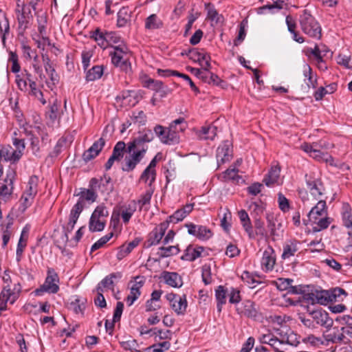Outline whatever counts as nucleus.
Returning a JSON list of instances; mask_svg holds the SVG:
<instances>
[{
    "label": "nucleus",
    "instance_id": "obj_16",
    "mask_svg": "<svg viewBox=\"0 0 352 352\" xmlns=\"http://www.w3.org/2000/svg\"><path fill=\"white\" fill-rule=\"evenodd\" d=\"M326 201L323 200H319L317 204L311 208L308 213V221L311 222H316L319 216H322L326 212ZM303 222L305 225H307V220L304 219Z\"/></svg>",
    "mask_w": 352,
    "mask_h": 352
},
{
    "label": "nucleus",
    "instance_id": "obj_41",
    "mask_svg": "<svg viewBox=\"0 0 352 352\" xmlns=\"http://www.w3.org/2000/svg\"><path fill=\"white\" fill-rule=\"evenodd\" d=\"M329 295L331 297V302H339L343 300L342 296L344 297L347 296V293L342 288L335 287L333 289H329Z\"/></svg>",
    "mask_w": 352,
    "mask_h": 352
},
{
    "label": "nucleus",
    "instance_id": "obj_15",
    "mask_svg": "<svg viewBox=\"0 0 352 352\" xmlns=\"http://www.w3.org/2000/svg\"><path fill=\"white\" fill-rule=\"evenodd\" d=\"M342 328L338 327L327 329L323 333V338L327 342L340 343L344 341Z\"/></svg>",
    "mask_w": 352,
    "mask_h": 352
},
{
    "label": "nucleus",
    "instance_id": "obj_46",
    "mask_svg": "<svg viewBox=\"0 0 352 352\" xmlns=\"http://www.w3.org/2000/svg\"><path fill=\"white\" fill-rule=\"evenodd\" d=\"M163 236L158 232V230H153L150 234L146 241L147 247L157 245L162 240Z\"/></svg>",
    "mask_w": 352,
    "mask_h": 352
},
{
    "label": "nucleus",
    "instance_id": "obj_25",
    "mask_svg": "<svg viewBox=\"0 0 352 352\" xmlns=\"http://www.w3.org/2000/svg\"><path fill=\"white\" fill-rule=\"evenodd\" d=\"M163 278L165 283L171 287H179L182 285V279L176 272H165Z\"/></svg>",
    "mask_w": 352,
    "mask_h": 352
},
{
    "label": "nucleus",
    "instance_id": "obj_27",
    "mask_svg": "<svg viewBox=\"0 0 352 352\" xmlns=\"http://www.w3.org/2000/svg\"><path fill=\"white\" fill-rule=\"evenodd\" d=\"M319 148V144L318 146H315L309 154L310 157L318 161H325L326 162H329L331 165H333V158L327 153L322 152Z\"/></svg>",
    "mask_w": 352,
    "mask_h": 352
},
{
    "label": "nucleus",
    "instance_id": "obj_53",
    "mask_svg": "<svg viewBox=\"0 0 352 352\" xmlns=\"http://www.w3.org/2000/svg\"><path fill=\"white\" fill-rule=\"evenodd\" d=\"M241 277L243 281L247 283L250 288H254L256 286L255 283H260V282L255 279L254 276L248 271H244Z\"/></svg>",
    "mask_w": 352,
    "mask_h": 352
},
{
    "label": "nucleus",
    "instance_id": "obj_17",
    "mask_svg": "<svg viewBox=\"0 0 352 352\" xmlns=\"http://www.w3.org/2000/svg\"><path fill=\"white\" fill-rule=\"evenodd\" d=\"M241 314L248 318H256L258 315L259 309L256 305L251 300H245L242 306L237 309Z\"/></svg>",
    "mask_w": 352,
    "mask_h": 352
},
{
    "label": "nucleus",
    "instance_id": "obj_52",
    "mask_svg": "<svg viewBox=\"0 0 352 352\" xmlns=\"http://www.w3.org/2000/svg\"><path fill=\"white\" fill-rule=\"evenodd\" d=\"M10 25L8 19L4 14H0V32L2 34L3 41L6 38V34L8 33Z\"/></svg>",
    "mask_w": 352,
    "mask_h": 352
},
{
    "label": "nucleus",
    "instance_id": "obj_3",
    "mask_svg": "<svg viewBox=\"0 0 352 352\" xmlns=\"http://www.w3.org/2000/svg\"><path fill=\"white\" fill-rule=\"evenodd\" d=\"M299 23L302 31L309 36L320 39L322 28L315 18L308 12L304 10L299 18Z\"/></svg>",
    "mask_w": 352,
    "mask_h": 352
},
{
    "label": "nucleus",
    "instance_id": "obj_48",
    "mask_svg": "<svg viewBox=\"0 0 352 352\" xmlns=\"http://www.w3.org/2000/svg\"><path fill=\"white\" fill-rule=\"evenodd\" d=\"M38 22V30L41 34L45 32V25L47 23L46 14L43 12H36Z\"/></svg>",
    "mask_w": 352,
    "mask_h": 352
},
{
    "label": "nucleus",
    "instance_id": "obj_32",
    "mask_svg": "<svg viewBox=\"0 0 352 352\" xmlns=\"http://www.w3.org/2000/svg\"><path fill=\"white\" fill-rule=\"evenodd\" d=\"M78 195L80 196L79 199L82 200V202H84V201L94 202L98 197V195L96 194L94 190L92 187L89 186L88 188H80V192Z\"/></svg>",
    "mask_w": 352,
    "mask_h": 352
},
{
    "label": "nucleus",
    "instance_id": "obj_30",
    "mask_svg": "<svg viewBox=\"0 0 352 352\" xmlns=\"http://www.w3.org/2000/svg\"><path fill=\"white\" fill-rule=\"evenodd\" d=\"M90 38L97 42L100 47L103 49L107 47L106 32H103L100 28H96L94 31L90 32Z\"/></svg>",
    "mask_w": 352,
    "mask_h": 352
},
{
    "label": "nucleus",
    "instance_id": "obj_58",
    "mask_svg": "<svg viewBox=\"0 0 352 352\" xmlns=\"http://www.w3.org/2000/svg\"><path fill=\"white\" fill-rule=\"evenodd\" d=\"M284 1L283 0H273V3L270 5H266L262 6L258 8V13L263 14L265 10H271L274 8H277L278 10L282 9L283 6Z\"/></svg>",
    "mask_w": 352,
    "mask_h": 352
},
{
    "label": "nucleus",
    "instance_id": "obj_49",
    "mask_svg": "<svg viewBox=\"0 0 352 352\" xmlns=\"http://www.w3.org/2000/svg\"><path fill=\"white\" fill-rule=\"evenodd\" d=\"M201 277L202 280L206 285L210 284L212 282L211 268L209 265H204L201 267Z\"/></svg>",
    "mask_w": 352,
    "mask_h": 352
},
{
    "label": "nucleus",
    "instance_id": "obj_35",
    "mask_svg": "<svg viewBox=\"0 0 352 352\" xmlns=\"http://www.w3.org/2000/svg\"><path fill=\"white\" fill-rule=\"evenodd\" d=\"M86 302L87 300L85 298L77 296L74 301L69 303V309L72 310L75 314H83Z\"/></svg>",
    "mask_w": 352,
    "mask_h": 352
},
{
    "label": "nucleus",
    "instance_id": "obj_39",
    "mask_svg": "<svg viewBox=\"0 0 352 352\" xmlns=\"http://www.w3.org/2000/svg\"><path fill=\"white\" fill-rule=\"evenodd\" d=\"M126 144L123 141H119L113 147L111 156L116 161H120L123 157L124 151L126 152Z\"/></svg>",
    "mask_w": 352,
    "mask_h": 352
},
{
    "label": "nucleus",
    "instance_id": "obj_10",
    "mask_svg": "<svg viewBox=\"0 0 352 352\" xmlns=\"http://www.w3.org/2000/svg\"><path fill=\"white\" fill-rule=\"evenodd\" d=\"M15 173L13 170L9 171L7 177L5 179V184L0 186V200L5 202L11 199L13 192V181L14 179Z\"/></svg>",
    "mask_w": 352,
    "mask_h": 352
},
{
    "label": "nucleus",
    "instance_id": "obj_5",
    "mask_svg": "<svg viewBox=\"0 0 352 352\" xmlns=\"http://www.w3.org/2000/svg\"><path fill=\"white\" fill-rule=\"evenodd\" d=\"M58 282L59 278L57 273L54 269L49 268L44 283L39 288L36 289L34 292L37 296H41L44 292L56 294L59 290V286L57 284Z\"/></svg>",
    "mask_w": 352,
    "mask_h": 352
},
{
    "label": "nucleus",
    "instance_id": "obj_18",
    "mask_svg": "<svg viewBox=\"0 0 352 352\" xmlns=\"http://www.w3.org/2000/svg\"><path fill=\"white\" fill-rule=\"evenodd\" d=\"M0 158L6 162H16L20 157V151H15L10 146H3L0 149Z\"/></svg>",
    "mask_w": 352,
    "mask_h": 352
},
{
    "label": "nucleus",
    "instance_id": "obj_54",
    "mask_svg": "<svg viewBox=\"0 0 352 352\" xmlns=\"http://www.w3.org/2000/svg\"><path fill=\"white\" fill-rule=\"evenodd\" d=\"M113 232H110L107 235L101 237L98 241L93 244L91 248V252H93L101 248L106 243H107L113 236Z\"/></svg>",
    "mask_w": 352,
    "mask_h": 352
},
{
    "label": "nucleus",
    "instance_id": "obj_60",
    "mask_svg": "<svg viewBox=\"0 0 352 352\" xmlns=\"http://www.w3.org/2000/svg\"><path fill=\"white\" fill-rule=\"evenodd\" d=\"M145 87L151 89L155 91H159L162 89L163 83L162 81L155 80L150 78L145 81Z\"/></svg>",
    "mask_w": 352,
    "mask_h": 352
},
{
    "label": "nucleus",
    "instance_id": "obj_14",
    "mask_svg": "<svg viewBox=\"0 0 352 352\" xmlns=\"http://www.w3.org/2000/svg\"><path fill=\"white\" fill-rule=\"evenodd\" d=\"M262 269L266 272L272 271L276 263V255L274 250L270 246H268L263 252L261 258Z\"/></svg>",
    "mask_w": 352,
    "mask_h": 352
},
{
    "label": "nucleus",
    "instance_id": "obj_47",
    "mask_svg": "<svg viewBox=\"0 0 352 352\" xmlns=\"http://www.w3.org/2000/svg\"><path fill=\"white\" fill-rule=\"evenodd\" d=\"M105 223L100 219L90 218L89 228L92 232L102 231L104 228Z\"/></svg>",
    "mask_w": 352,
    "mask_h": 352
},
{
    "label": "nucleus",
    "instance_id": "obj_38",
    "mask_svg": "<svg viewBox=\"0 0 352 352\" xmlns=\"http://www.w3.org/2000/svg\"><path fill=\"white\" fill-rule=\"evenodd\" d=\"M217 128L214 126H203L199 133V137L204 140H213L217 134Z\"/></svg>",
    "mask_w": 352,
    "mask_h": 352
},
{
    "label": "nucleus",
    "instance_id": "obj_8",
    "mask_svg": "<svg viewBox=\"0 0 352 352\" xmlns=\"http://www.w3.org/2000/svg\"><path fill=\"white\" fill-rule=\"evenodd\" d=\"M166 298L168 300L173 310L177 315L185 314L188 306L186 294L179 296L176 294L170 293L166 296Z\"/></svg>",
    "mask_w": 352,
    "mask_h": 352
},
{
    "label": "nucleus",
    "instance_id": "obj_1",
    "mask_svg": "<svg viewBox=\"0 0 352 352\" xmlns=\"http://www.w3.org/2000/svg\"><path fill=\"white\" fill-rule=\"evenodd\" d=\"M154 139V135L151 129H144L138 133L132 141L127 144L126 155L124 158V164L122 170L124 172L133 170L136 165L144 158L148 150L146 143L151 142Z\"/></svg>",
    "mask_w": 352,
    "mask_h": 352
},
{
    "label": "nucleus",
    "instance_id": "obj_31",
    "mask_svg": "<svg viewBox=\"0 0 352 352\" xmlns=\"http://www.w3.org/2000/svg\"><path fill=\"white\" fill-rule=\"evenodd\" d=\"M163 26L162 21L155 14H151L145 20V28L153 30L160 29Z\"/></svg>",
    "mask_w": 352,
    "mask_h": 352
},
{
    "label": "nucleus",
    "instance_id": "obj_62",
    "mask_svg": "<svg viewBox=\"0 0 352 352\" xmlns=\"http://www.w3.org/2000/svg\"><path fill=\"white\" fill-rule=\"evenodd\" d=\"M302 342L305 343H309L312 346H319L324 344L321 338L316 337L314 335H309L302 338Z\"/></svg>",
    "mask_w": 352,
    "mask_h": 352
},
{
    "label": "nucleus",
    "instance_id": "obj_42",
    "mask_svg": "<svg viewBox=\"0 0 352 352\" xmlns=\"http://www.w3.org/2000/svg\"><path fill=\"white\" fill-rule=\"evenodd\" d=\"M342 220L343 226L352 230V211L349 206L344 208V211L342 213Z\"/></svg>",
    "mask_w": 352,
    "mask_h": 352
},
{
    "label": "nucleus",
    "instance_id": "obj_7",
    "mask_svg": "<svg viewBox=\"0 0 352 352\" xmlns=\"http://www.w3.org/2000/svg\"><path fill=\"white\" fill-rule=\"evenodd\" d=\"M89 187H92L97 195L98 192L108 195L113 190L111 178L106 175L100 179L95 177L91 178L89 181Z\"/></svg>",
    "mask_w": 352,
    "mask_h": 352
},
{
    "label": "nucleus",
    "instance_id": "obj_22",
    "mask_svg": "<svg viewBox=\"0 0 352 352\" xmlns=\"http://www.w3.org/2000/svg\"><path fill=\"white\" fill-rule=\"evenodd\" d=\"M239 170L234 166L233 168H229L222 173V177L224 181H232L235 184L243 183L245 181L241 175H238Z\"/></svg>",
    "mask_w": 352,
    "mask_h": 352
},
{
    "label": "nucleus",
    "instance_id": "obj_28",
    "mask_svg": "<svg viewBox=\"0 0 352 352\" xmlns=\"http://www.w3.org/2000/svg\"><path fill=\"white\" fill-rule=\"evenodd\" d=\"M298 242L296 241H289L286 243L283 246L282 258L287 259L294 256L295 253L298 250Z\"/></svg>",
    "mask_w": 352,
    "mask_h": 352
},
{
    "label": "nucleus",
    "instance_id": "obj_43",
    "mask_svg": "<svg viewBox=\"0 0 352 352\" xmlns=\"http://www.w3.org/2000/svg\"><path fill=\"white\" fill-rule=\"evenodd\" d=\"M155 188H148L145 193L140 196V198L136 201L137 204L140 205V210H141L144 206L150 204L152 195L154 192Z\"/></svg>",
    "mask_w": 352,
    "mask_h": 352
},
{
    "label": "nucleus",
    "instance_id": "obj_20",
    "mask_svg": "<svg viewBox=\"0 0 352 352\" xmlns=\"http://www.w3.org/2000/svg\"><path fill=\"white\" fill-rule=\"evenodd\" d=\"M204 249L201 246L193 247L188 245L185 250L184 255L182 256L181 259L184 261H194L197 258L200 257Z\"/></svg>",
    "mask_w": 352,
    "mask_h": 352
},
{
    "label": "nucleus",
    "instance_id": "obj_4",
    "mask_svg": "<svg viewBox=\"0 0 352 352\" xmlns=\"http://www.w3.org/2000/svg\"><path fill=\"white\" fill-rule=\"evenodd\" d=\"M112 63L125 72H131V65L129 60L131 52L124 45L114 47V52L110 53Z\"/></svg>",
    "mask_w": 352,
    "mask_h": 352
},
{
    "label": "nucleus",
    "instance_id": "obj_45",
    "mask_svg": "<svg viewBox=\"0 0 352 352\" xmlns=\"http://www.w3.org/2000/svg\"><path fill=\"white\" fill-rule=\"evenodd\" d=\"M28 236L24 230L22 231L16 248V258L17 261L21 260V257L23 252L24 248L27 245Z\"/></svg>",
    "mask_w": 352,
    "mask_h": 352
},
{
    "label": "nucleus",
    "instance_id": "obj_55",
    "mask_svg": "<svg viewBox=\"0 0 352 352\" xmlns=\"http://www.w3.org/2000/svg\"><path fill=\"white\" fill-rule=\"evenodd\" d=\"M206 53L199 52L195 48L189 49L188 50V56L194 62H200V58L206 59Z\"/></svg>",
    "mask_w": 352,
    "mask_h": 352
},
{
    "label": "nucleus",
    "instance_id": "obj_29",
    "mask_svg": "<svg viewBox=\"0 0 352 352\" xmlns=\"http://www.w3.org/2000/svg\"><path fill=\"white\" fill-rule=\"evenodd\" d=\"M228 294V290L222 285H219L215 290V297L217 300V310L221 311L223 305L226 302V296Z\"/></svg>",
    "mask_w": 352,
    "mask_h": 352
},
{
    "label": "nucleus",
    "instance_id": "obj_57",
    "mask_svg": "<svg viewBox=\"0 0 352 352\" xmlns=\"http://www.w3.org/2000/svg\"><path fill=\"white\" fill-rule=\"evenodd\" d=\"M312 223L317 225V227L313 228V230L314 232H319L321 230L327 228L331 223V221L329 217H323L321 219H318L316 222Z\"/></svg>",
    "mask_w": 352,
    "mask_h": 352
},
{
    "label": "nucleus",
    "instance_id": "obj_13",
    "mask_svg": "<svg viewBox=\"0 0 352 352\" xmlns=\"http://www.w3.org/2000/svg\"><path fill=\"white\" fill-rule=\"evenodd\" d=\"M311 318L317 324H319L326 329L331 328L333 324V320L329 317V314L325 311L316 310L311 314Z\"/></svg>",
    "mask_w": 352,
    "mask_h": 352
},
{
    "label": "nucleus",
    "instance_id": "obj_50",
    "mask_svg": "<svg viewBox=\"0 0 352 352\" xmlns=\"http://www.w3.org/2000/svg\"><path fill=\"white\" fill-rule=\"evenodd\" d=\"M121 277V272L111 273L100 281V285H102L103 287L109 288L111 286H113L114 283L113 278H120Z\"/></svg>",
    "mask_w": 352,
    "mask_h": 352
},
{
    "label": "nucleus",
    "instance_id": "obj_33",
    "mask_svg": "<svg viewBox=\"0 0 352 352\" xmlns=\"http://www.w3.org/2000/svg\"><path fill=\"white\" fill-rule=\"evenodd\" d=\"M179 252V249L177 245H171L168 247L162 246L159 248L157 254L160 258H163L173 255H176Z\"/></svg>",
    "mask_w": 352,
    "mask_h": 352
},
{
    "label": "nucleus",
    "instance_id": "obj_51",
    "mask_svg": "<svg viewBox=\"0 0 352 352\" xmlns=\"http://www.w3.org/2000/svg\"><path fill=\"white\" fill-rule=\"evenodd\" d=\"M77 221V219L72 218L69 217V221L67 224L65 226H63V232H64V236H63V241L67 243L69 241V236L68 234L70 233L74 228V226Z\"/></svg>",
    "mask_w": 352,
    "mask_h": 352
},
{
    "label": "nucleus",
    "instance_id": "obj_34",
    "mask_svg": "<svg viewBox=\"0 0 352 352\" xmlns=\"http://www.w3.org/2000/svg\"><path fill=\"white\" fill-rule=\"evenodd\" d=\"M38 180L39 179L37 176H31L26 185L25 190H24L23 192L28 193L33 197H35L38 192Z\"/></svg>",
    "mask_w": 352,
    "mask_h": 352
},
{
    "label": "nucleus",
    "instance_id": "obj_44",
    "mask_svg": "<svg viewBox=\"0 0 352 352\" xmlns=\"http://www.w3.org/2000/svg\"><path fill=\"white\" fill-rule=\"evenodd\" d=\"M34 197H33L28 193L23 192L19 200V210L22 212H25V210L32 205L34 199Z\"/></svg>",
    "mask_w": 352,
    "mask_h": 352
},
{
    "label": "nucleus",
    "instance_id": "obj_12",
    "mask_svg": "<svg viewBox=\"0 0 352 352\" xmlns=\"http://www.w3.org/2000/svg\"><path fill=\"white\" fill-rule=\"evenodd\" d=\"M306 183L307 189L314 197V200H318L322 195L324 190L322 182L319 179H316L311 176L307 177V175H306Z\"/></svg>",
    "mask_w": 352,
    "mask_h": 352
},
{
    "label": "nucleus",
    "instance_id": "obj_24",
    "mask_svg": "<svg viewBox=\"0 0 352 352\" xmlns=\"http://www.w3.org/2000/svg\"><path fill=\"white\" fill-rule=\"evenodd\" d=\"M280 173V168L278 166H272L268 174L263 179V182L267 186H271L276 183Z\"/></svg>",
    "mask_w": 352,
    "mask_h": 352
},
{
    "label": "nucleus",
    "instance_id": "obj_11",
    "mask_svg": "<svg viewBox=\"0 0 352 352\" xmlns=\"http://www.w3.org/2000/svg\"><path fill=\"white\" fill-rule=\"evenodd\" d=\"M188 228V232L190 235H193L200 240L206 241L212 236V231L206 226H197L193 223L186 224Z\"/></svg>",
    "mask_w": 352,
    "mask_h": 352
},
{
    "label": "nucleus",
    "instance_id": "obj_19",
    "mask_svg": "<svg viewBox=\"0 0 352 352\" xmlns=\"http://www.w3.org/2000/svg\"><path fill=\"white\" fill-rule=\"evenodd\" d=\"M140 242V239L136 238L133 241L124 243L120 246L118 248V252L116 254V258L118 260L121 261L124 257H126L128 254H129L132 250L136 248Z\"/></svg>",
    "mask_w": 352,
    "mask_h": 352
},
{
    "label": "nucleus",
    "instance_id": "obj_59",
    "mask_svg": "<svg viewBox=\"0 0 352 352\" xmlns=\"http://www.w3.org/2000/svg\"><path fill=\"white\" fill-rule=\"evenodd\" d=\"M108 215L109 212L106 207L103 205H100L96 208L91 217L93 219H100V217H107Z\"/></svg>",
    "mask_w": 352,
    "mask_h": 352
},
{
    "label": "nucleus",
    "instance_id": "obj_36",
    "mask_svg": "<svg viewBox=\"0 0 352 352\" xmlns=\"http://www.w3.org/2000/svg\"><path fill=\"white\" fill-rule=\"evenodd\" d=\"M137 209V202L135 200H133L131 203L126 207L124 210L122 211V219L124 223H127L133 213L135 212Z\"/></svg>",
    "mask_w": 352,
    "mask_h": 352
},
{
    "label": "nucleus",
    "instance_id": "obj_40",
    "mask_svg": "<svg viewBox=\"0 0 352 352\" xmlns=\"http://www.w3.org/2000/svg\"><path fill=\"white\" fill-rule=\"evenodd\" d=\"M304 76L305 77V81L307 84V87L309 89L311 87L313 88H316L318 85L317 83V78H314L312 76L311 69L308 65H304V70H303Z\"/></svg>",
    "mask_w": 352,
    "mask_h": 352
},
{
    "label": "nucleus",
    "instance_id": "obj_9",
    "mask_svg": "<svg viewBox=\"0 0 352 352\" xmlns=\"http://www.w3.org/2000/svg\"><path fill=\"white\" fill-rule=\"evenodd\" d=\"M305 299L311 304L318 303L320 305H327L331 302L329 290H312L310 293L305 295Z\"/></svg>",
    "mask_w": 352,
    "mask_h": 352
},
{
    "label": "nucleus",
    "instance_id": "obj_26",
    "mask_svg": "<svg viewBox=\"0 0 352 352\" xmlns=\"http://www.w3.org/2000/svg\"><path fill=\"white\" fill-rule=\"evenodd\" d=\"M156 170L146 168L140 177V182L148 183V188H154L153 184L155 181Z\"/></svg>",
    "mask_w": 352,
    "mask_h": 352
},
{
    "label": "nucleus",
    "instance_id": "obj_61",
    "mask_svg": "<svg viewBox=\"0 0 352 352\" xmlns=\"http://www.w3.org/2000/svg\"><path fill=\"white\" fill-rule=\"evenodd\" d=\"M120 344L124 350H129L131 351H138V344L135 340H129L127 341H123L120 342Z\"/></svg>",
    "mask_w": 352,
    "mask_h": 352
},
{
    "label": "nucleus",
    "instance_id": "obj_2",
    "mask_svg": "<svg viewBox=\"0 0 352 352\" xmlns=\"http://www.w3.org/2000/svg\"><path fill=\"white\" fill-rule=\"evenodd\" d=\"M184 122V118H179L173 121L167 128L162 125H156L154 127V132L162 143L169 145L176 144L179 142L178 133L185 129V124L182 125Z\"/></svg>",
    "mask_w": 352,
    "mask_h": 352
},
{
    "label": "nucleus",
    "instance_id": "obj_64",
    "mask_svg": "<svg viewBox=\"0 0 352 352\" xmlns=\"http://www.w3.org/2000/svg\"><path fill=\"white\" fill-rule=\"evenodd\" d=\"M170 343L168 341L157 343L151 346L153 352H163L169 349Z\"/></svg>",
    "mask_w": 352,
    "mask_h": 352
},
{
    "label": "nucleus",
    "instance_id": "obj_6",
    "mask_svg": "<svg viewBox=\"0 0 352 352\" xmlns=\"http://www.w3.org/2000/svg\"><path fill=\"white\" fill-rule=\"evenodd\" d=\"M16 14L19 24V34L23 35L33 21V16L30 7L24 3H22L21 9H16Z\"/></svg>",
    "mask_w": 352,
    "mask_h": 352
},
{
    "label": "nucleus",
    "instance_id": "obj_21",
    "mask_svg": "<svg viewBox=\"0 0 352 352\" xmlns=\"http://www.w3.org/2000/svg\"><path fill=\"white\" fill-rule=\"evenodd\" d=\"M207 18L212 21V25H219L223 23V16L214 8V6L208 3L206 6Z\"/></svg>",
    "mask_w": 352,
    "mask_h": 352
},
{
    "label": "nucleus",
    "instance_id": "obj_56",
    "mask_svg": "<svg viewBox=\"0 0 352 352\" xmlns=\"http://www.w3.org/2000/svg\"><path fill=\"white\" fill-rule=\"evenodd\" d=\"M84 208V202L82 200L78 199L77 203L73 206L71 210L69 217L78 220L80 214L82 212Z\"/></svg>",
    "mask_w": 352,
    "mask_h": 352
},
{
    "label": "nucleus",
    "instance_id": "obj_37",
    "mask_svg": "<svg viewBox=\"0 0 352 352\" xmlns=\"http://www.w3.org/2000/svg\"><path fill=\"white\" fill-rule=\"evenodd\" d=\"M103 74V67L102 65L94 66L86 74L87 81H94L101 78Z\"/></svg>",
    "mask_w": 352,
    "mask_h": 352
},
{
    "label": "nucleus",
    "instance_id": "obj_23",
    "mask_svg": "<svg viewBox=\"0 0 352 352\" xmlns=\"http://www.w3.org/2000/svg\"><path fill=\"white\" fill-rule=\"evenodd\" d=\"M131 12L128 7H122L118 12L117 26L123 28L131 22Z\"/></svg>",
    "mask_w": 352,
    "mask_h": 352
},
{
    "label": "nucleus",
    "instance_id": "obj_63",
    "mask_svg": "<svg viewBox=\"0 0 352 352\" xmlns=\"http://www.w3.org/2000/svg\"><path fill=\"white\" fill-rule=\"evenodd\" d=\"M208 84H212L214 85L219 86L221 88H226L227 83L221 80L217 75L210 73V78H208Z\"/></svg>",
    "mask_w": 352,
    "mask_h": 352
}]
</instances>
